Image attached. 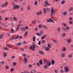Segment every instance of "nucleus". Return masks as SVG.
Wrapping results in <instances>:
<instances>
[{"label":"nucleus","instance_id":"f257e3e1","mask_svg":"<svg viewBox=\"0 0 73 73\" xmlns=\"http://www.w3.org/2000/svg\"><path fill=\"white\" fill-rule=\"evenodd\" d=\"M36 48V45L34 44H33L32 46H31L29 48V49L30 50H32L33 51H35V48Z\"/></svg>","mask_w":73,"mask_h":73},{"label":"nucleus","instance_id":"f03ea898","mask_svg":"<svg viewBox=\"0 0 73 73\" xmlns=\"http://www.w3.org/2000/svg\"><path fill=\"white\" fill-rule=\"evenodd\" d=\"M55 10H53V7H52L51 9V13L50 14V16H53V14H55Z\"/></svg>","mask_w":73,"mask_h":73},{"label":"nucleus","instance_id":"7ed1b4c3","mask_svg":"<svg viewBox=\"0 0 73 73\" xmlns=\"http://www.w3.org/2000/svg\"><path fill=\"white\" fill-rule=\"evenodd\" d=\"M19 5L15 4V6L13 7V8L14 9H19Z\"/></svg>","mask_w":73,"mask_h":73},{"label":"nucleus","instance_id":"20e7f679","mask_svg":"<svg viewBox=\"0 0 73 73\" xmlns=\"http://www.w3.org/2000/svg\"><path fill=\"white\" fill-rule=\"evenodd\" d=\"M23 58V61L26 64L27 62V58L24 57Z\"/></svg>","mask_w":73,"mask_h":73},{"label":"nucleus","instance_id":"39448f33","mask_svg":"<svg viewBox=\"0 0 73 73\" xmlns=\"http://www.w3.org/2000/svg\"><path fill=\"white\" fill-rule=\"evenodd\" d=\"M65 70L64 71L65 72H68V70H69V68H68L67 67H65Z\"/></svg>","mask_w":73,"mask_h":73},{"label":"nucleus","instance_id":"423d86ee","mask_svg":"<svg viewBox=\"0 0 73 73\" xmlns=\"http://www.w3.org/2000/svg\"><path fill=\"white\" fill-rule=\"evenodd\" d=\"M47 37L46 35H44L43 36H42L41 37V39L44 40L45 38H46Z\"/></svg>","mask_w":73,"mask_h":73},{"label":"nucleus","instance_id":"0eeeda50","mask_svg":"<svg viewBox=\"0 0 73 73\" xmlns=\"http://www.w3.org/2000/svg\"><path fill=\"white\" fill-rule=\"evenodd\" d=\"M41 13H42V12L41 11H39L36 13V14L37 16H38V15H41Z\"/></svg>","mask_w":73,"mask_h":73},{"label":"nucleus","instance_id":"6e6552de","mask_svg":"<svg viewBox=\"0 0 73 73\" xmlns=\"http://www.w3.org/2000/svg\"><path fill=\"white\" fill-rule=\"evenodd\" d=\"M21 45V42H19V43H17L16 44V46H20Z\"/></svg>","mask_w":73,"mask_h":73},{"label":"nucleus","instance_id":"1a4fd4ad","mask_svg":"<svg viewBox=\"0 0 73 73\" xmlns=\"http://www.w3.org/2000/svg\"><path fill=\"white\" fill-rule=\"evenodd\" d=\"M39 63L40 65H42V62L41 60H39Z\"/></svg>","mask_w":73,"mask_h":73},{"label":"nucleus","instance_id":"9d476101","mask_svg":"<svg viewBox=\"0 0 73 73\" xmlns=\"http://www.w3.org/2000/svg\"><path fill=\"white\" fill-rule=\"evenodd\" d=\"M11 32H10V33H14V32H15V31L13 29H11Z\"/></svg>","mask_w":73,"mask_h":73},{"label":"nucleus","instance_id":"9b49d317","mask_svg":"<svg viewBox=\"0 0 73 73\" xmlns=\"http://www.w3.org/2000/svg\"><path fill=\"white\" fill-rule=\"evenodd\" d=\"M46 10L48 12H49L50 11V8H46Z\"/></svg>","mask_w":73,"mask_h":73},{"label":"nucleus","instance_id":"f8f14e48","mask_svg":"<svg viewBox=\"0 0 73 73\" xmlns=\"http://www.w3.org/2000/svg\"><path fill=\"white\" fill-rule=\"evenodd\" d=\"M39 52L40 54H45V53L44 52L42 51H40Z\"/></svg>","mask_w":73,"mask_h":73},{"label":"nucleus","instance_id":"ddd939ff","mask_svg":"<svg viewBox=\"0 0 73 73\" xmlns=\"http://www.w3.org/2000/svg\"><path fill=\"white\" fill-rule=\"evenodd\" d=\"M13 39H15V36H13L11 37L10 38V41H12V40H13Z\"/></svg>","mask_w":73,"mask_h":73},{"label":"nucleus","instance_id":"4468645a","mask_svg":"<svg viewBox=\"0 0 73 73\" xmlns=\"http://www.w3.org/2000/svg\"><path fill=\"white\" fill-rule=\"evenodd\" d=\"M21 30L22 31H26V30H25V28L22 27L21 28Z\"/></svg>","mask_w":73,"mask_h":73},{"label":"nucleus","instance_id":"2eb2a0df","mask_svg":"<svg viewBox=\"0 0 73 73\" xmlns=\"http://www.w3.org/2000/svg\"><path fill=\"white\" fill-rule=\"evenodd\" d=\"M71 39H68L67 40L68 43V44H70V43L71 42Z\"/></svg>","mask_w":73,"mask_h":73},{"label":"nucleus","instance_id":"dca6fc26","mask_svg":"<svg viewBox=\"0 0 73 73\" xmlns=\"http://www.w3.org/2000/svg\"><path fill=\"white\" fill-rule=\"evenodd\" d=\"M19 37V35H18L17 36H15H15H14V40H16V39H18Z\"/></svg>","mask_w":73,"mask_h":73},{"label":"nucleus","instance_id":"f3484780","mask_svg":"<svg viewBox=\"0 0 73 73\" xmlns=\"http://www.w3.org/2000/svg\"><path fill=\"white\" fill-rule=\"evenodd\" d=\"M51 64L52 65H53V64H54V63H55V62L54 61V60H52L51 61Z\"/></svg>","mask_w":73,"mask_h":73},{"label":"nucleus","instance_id":"a211bd4d","mask_svg":"<svg viewBox=\"0 0 73 73\" xmlns=\"http://www.w3.org/2000/svg\"><path fill=\"white\" fill-rule=\"evenodd\" d=\"M47 65L48 66H50L51 65V62H48L47 63Z\"/></svg>","mask_w":73,"mask_h":73},{"label":"nucleus","instance_id":"6ab92c4d","mask_svg":"<svg viewBox=\"0 0 73 73\" xmlns=\"http://www.w3.org/2000/svg\"><path fill=\"white\" fill-rule=\"evenodd\" d=\"M7 56V53H3V57H6Z\"/></svg>","mask_w":73,"mask_h":73},{"label":"nucleus","instance_id":"aec40b11","mask_svg":"<svg viewBox=\"0 0 73 73\" xmlns=\"http://www.w3.org/2000/svg\"><path fill=\"white\" fill-rule=\"evenodd\" d=\"M39 28H42V25H39L38 26Z\"/></svg>","mask_w":73,"mask_h":73},{"label":"nucleus","instance_id":"412c9836","mask_svg":"<svg viewBox=\"0 0 73 73\" xmlns=\"http://www.w3.org/2000/svg\"><path fill=\"white\" fill-rule=\"evenodd\" d=\"M28 31H26L25 32V34L24 35L25 37H26V36H27V35H28Z\"/></svg>","mask_w":73,"mask_h":73},{"label":"nucleus","instance_id":"4be33fe9","mask_svg":"<svg viewBox=\"0 0 73 73\" xmlns=\"http://www.w3.org/2000/svg\"><path fill=\"white\" fill-rule=\"evenodd\" d=\"M3 34L2 33V34H1V35H0V39H1V38H3Z\"/></svg>","mask_w":73,"mask_h":73},{"label":"nucleus","instance_id":"5701e85b","mask_svg":"<svg viewBox=\"0 0 73 73\" xmlns=\"http://www.w3.org/2000/svg\"><path fill=\"white\" fill-rule=\"evenodd\" d=\"M36 37L35 36H34V37L33 38V42H35V40L36 39Z\"/></svg>","mask_w":73,"mask_h":73},{"label":"nucleus","instance_id":"b1692460","mask_svg":"<svg viewBox=\"0 0 73 73\" xmlns=\"http://www.w3.org/2000/svg\"><path fill=\"white\" fill-rule=\"evenodd\" d=\"M45 50H46L47 51L49 50V48L48 47H46L45 48Z\"/></svg>","mask_w":73,"mask_h":73},{"label":"nucleus","instance_id":"393cba45","mask_svg":"<svg viewBox=\"0 0 73 73\" xmlns=\"http://www.w3.org/2000/svg\"><path fill=\"white\" fill-rule=\"evenodd\" d=\"M43 10H44V14H46V11L45 10V9L44 8L43 9Z\"/></svg>","mask_w":73,"mask_h":73},{"label":"nucleus","instance_id":"a878e982","mask_svg":"<svg viewBox=\"0 0 73 73\" xmlns=\"http://www.w3.org/2000/svg\"><path fill=\"white\" fill-rule=\"evenodd\" d=\"M36 36H41V35L39 33H37L36 34Z\"/></svg>","mask_w":73,"mask_h":73},{"label":"nucleus","instance_id":"bb28decb","mask_svg":"<svg viewBox=\"0 0 73 73\" xmlns=\"http://www.w3.org/2000/svg\"><path fill=\"white\" fill-rule=\"evenodd\" d=\"M67 15V12L66 11H64L63 13V15Z\"/></svg>","mask_w":73,"mask_h":73},{"label":"nucleus","instance_id":"cd10ccee","mask_svg":"<svg viewBox=\"0 0 73 73\" xmlns=\"http://www.w3.org/2000/svg\"><path fill=\"white\" fill-rule=\"evenodd\" d=\"M9 17H6L5 18V21H6L7 20H9Z\"/></svg>","mask_w":73,"mask_h":73},{"label":"nucleus","instance_id":"c85d7f7f","mask_svg":"<svg viewBox=\"0 0 73 73\" xmlns=\"http://www.w3.org/2000/svg\"><path fill=\"white\" fill-rule=\"evenodd\" d=\"M40 36H42V35H43V31H41L40 32Z\"/></svg>","mask_w":73,"mask_h":73},{"label":"nucleus","instance_id":"c756f323","mask_svg":"<svg viewBox=\"0 0 73 73\" xmlns=\"http://www.w3.org/2000/svg\"><path fill=\"white\" fill-rule=\"evenodd\" d=\"M3 50H4V49H5V50H8V48L6 47H3Z\"/></svg>","mask_w":73,"mask_h":73},{"label":"nucleus","instance_id":"7c9ffc66","mask_svg":"<svg viewBox=\"0 0 73 73\" xmlns=\"http://www.w3.org/2000/svg\"><path fill=\"white\" fill-rule=\"evenodd\" d=\"M65 1L64 0H63L62 1L61 4L62 5V4H65Z\"/></svg>","mask_w":73,"mask_h":73},{"label":"nucleus","instance_id":"2f4dec72","mask_svg":"<svg viewBox=\"0 0 73 73\" xmlns=\"http://www.w3.org/2000/svg\"><path fill=\"white\" fill-rule=\"evenodd\" d=\"M49 62V61L47 60L46 61H44V64H47V63H48Z\"/></svg>","mask_w":73,"mask_h":73},{"label":"nucleus","instance_id":"473e14b6","mask_svg":"<svg viewBox=\"0 0 73 73\" xmlns=\"http://www.w3.org/2000/svg\"><path fill=\"white\" fill-rule=\"evenodd\" d=\"M66 35V34H65V33H63L61 35L63 37H65V36Z\"/></svg>","mask_w":73,"mask_h":73},{"label":"nucleus","instance_id":"72a5a7b5","mask_svg":"<svg viewBox=\"0 0 73 73\" xmlns=\"http://www.w3.org/2000/svg\"><path fill=\"white\" fill-rule=\"evenodd\" d=\"M63 51H66V48H65V47H63Z\"/></svg>","mask_w":73,"mask_h":73},{"label":"nucleus","instance_id":"f704fd0d","mask_svg":"<svg viewBox=\"0 0 73 73\" xmlns=\"http://www.w3.org/2000/svg\"><path fill=\"white\" fill-rule=\"evenodd\" d=\"M13 19L15 21H17V19H16V17H13Z\"/></svg>","mask_w":73,"mask_h":73},{"label":"nucleus","instance_id":"c9c22d12","mask_svg":"<svg viewBox=\"0 0 73 73\" xmlns=\"http://www.w3.org/2000/svg\"><path fill=\"white\" fill-rule=\"evenodd\" d=\"M22 25V24H19L17 26V27H18V28H19L20 26H21Z\"/></svg>","mask_w":73,"mask_h":73},{"label":"nucleus","instance_id":"e433bc0d","mask_svg":"<svg viewBox=\"0 0 73 73\" xmlns=\"http://www.w3.org/2000/svg\"><path fill=\"white\" fill-rule=\"evenodd\" d=\"M73 9V7H70V9L69 10V11H72Z\"/></svg>","mask_w":73,"mask_h":73},{"label":"nucleus","instance_id":"4c0bfd02","mask_svg":"<svg viewBox=\"0 0 73 73\" xmlns=\"http://www.w3.org/2000/svg\"><path fill=\"white\" fill-rule=\"evenodd\" d=\"M69 28H70V27H69L67 26L66 27V30H69Z\"/></svg>","mask_w":73,"mask_h":73},{"label":"nucleus","instance_id":"58836bf2","mask_svg":"<svg viewBox=\"0 0 73 73\" xmlns=\"http://www.w3.org/2000/svg\"><path fill=\"white\" fill-rule=\"evenodd\" d=\"M34 4L35 5H37V1H35Z\"/></svg>","mask_w":73,"mask_h":73},{"label":"nucleus","instance_id":"ea45409f","mask_svg":"<svg viewBox=\"0 0 73 73\" xmlns=\"http://www.w3.org/2000/svg\"><path fill=\"white\" fill-rule=\"evenodd\" d=\"M47 66H48V65H47V64H46V65H44V67L45 69H46V68H47Z\"/></svg>","mask_w":73,"mask_h":73},{"label":"nucleus","instance_id":"a19ab883","mask_svg":"<svg viewBox=\"0 0 73 73\" xmlns=\"http://www.w3.org/2000/svg\"><path fill=\"white\" fill-rule=\"evenodd\" d=\"M68 57L69 58H72V55L71 54H70L68 55Z\"/></svg>","mask_w":73,"mask_h":73},{"label":"nucleus","instance_id":"79ce46f5","mask_svg":"<svg viewBox=\"0 0 73 73\" xmlns=\"http://www.w3.org/2000/svg\"><path fill=\"white\" fill-rule=\"evenodd\" d=\"M6 69H9V66L8 65H6L5 66Z\"/></svg>","mask_w":73,"mask_h":73},{"label":"nucleus","instance_id":"37998d69","mask_svg":"<svg viewBox=\"0 0 73 73\" xmlns=\"http://www.w3.org/2000/svg\"><path fill=\"white\" fill-rule=\"evenodd\" d=\"M62 25H63V26H64V27H66V26H67V25H66V24L64 23H63V24H62Z\"/></svg>","mask_w":73,"mask_h":73},{"label":"nucleus","instance_id":"c03bdc74","mask_svg":"<svg viewBox=\"0 0 73 73\" xmlns=\"http://www.w3.org/2000/svg\"><path fill=\"white\" fill-rule=\"evenodd\" d=\"M13 65H14L15 66H16V65H17L16 62H13Z\"/></svg>","mask_w":73,"mask_h":73},{"label":"nucleus","instance_id":"a18cd8bd","mask_svg":"<svg viewBox=\"0 0 73 73\" xmlns=\"http://www.w3.org/2000/svg\"><path fill=\"white\" fill-rule=\"evenodd\" d=\"M53 41L54 42H55V43H56V44H57V41L56 40H53Z\"/></svg>","mask_w":73,"mask_h":73},{"label":"nucleus","instance_id":"49530a36","mask_svg":"<svg viewBox=\"0 0 73 73\" xmlns=\"http://www.w3.org/2000/svg\"><path fill=\"white\" fill-rule=\"evenodd\" d=\"M38 44L39 45H41V41H40L38 42Z\"/></svg>","mask_w":73,"mask_h":73},{"label":"nucleus","instance_id":"de8ad7c7","mask_svg":"<svg viewBox=\"0 0 73 73\" xmlns=\"http://www.w3.org/2000/svg\"><path fill=\"white\" fill-rule=\"evenodd\" d=\"M48 46L49 48H51V46H50V44H48Z\"/></svg>","mask_w":73,"mask_h":73},{"label":"nucleus","instance_id":"09e8293b","mask_svg":"<svg viewBox=\"0 0 73 73\" xmlns=\"http://www.w3.org/2000/svg\"><path fill=\"white\" fill-rule=\"evenodd\" d=\"M69 20L70 21H72V17H70L69 18Z\"/></svg>","mask_w":73,"mask_h":73},{"label":"nucleus","instance_id":"8fccbe9b","mask_svg":"<svg viewBox=\"0 0 73 73\" xmlns=\"http://www.w3.org/2000/svg\"><path fill=\"white\" fill-rule=\"evenodd\" d=\"M24 57H25V56H27V54H23L22 55Z\"/></svg>","mask_w":73,"mask_h":73},{"label":"nucleus","instance_id":"3c124183","mask_svg":"<svg viewBox=\"0 0 73 73\" xmlns=\"http://www.w3.org/2000/svg\"><path fill=\"white\" fill-rule=\"evenodd\" d=\"M13 70H14V68H11V72H13Z\"/></svg>","mask_w":73,"mask_h":73},{"label":"nucleus","instance_id":"603ef678","mask_svg":"<svg viewBox=\"0 0 73 73\" xmlns=\"http://www.w3.org/2000/svg\"><path fill=\"white\" fill-rule=\"evenodd\" d=\"M62 57H64L65 56V54L64 53H63L62 54Z\"/></svg>","mask_w":73,"mask_h":73},{"label":"nucleus","instance_id":"864d4df0","mask_svg":"<svg viewBox=\"0 0 73 73\" xmlns=\"http://www.w3.org/2000/svg\"><path fill=\"white\" fill-rule=\"evenodd\" d=\"M62 29L64 30V31H66V29H65V27H62Z\"/></svg>","mask_w":73,"mask_h":73},{"label":"nucleus","instance_id":"5fc2aeb1","mask_svg":"<svg viewBox=\"0 0 73 73\" xmlns=\"http://www.w3.org/2000/svg\"><path fill=\"white\" fill-rule=\"evenodd\" d=\"M5 11L3 10V11H1V13H5Z\"/></svg>","mask_w":73,"mask_h":73},{"label":"nucleus","instance_id":"6e6d98bb","mask_svg":"<svg viewBox=\"0 0 73 73\" xmlns=\"http://www.w3.org/2000/svg\"><path fill=\"white\" fill-rule=\"evenodd\" d=\"M54 72L56 73H57V72H58V71H57V70H54Z\"/></svg>","mask_w":73,"mask_h":73},{"label":"nucleus","instance_id":"4d7b16f0","mask_svg":"<svg viewBox=\"0 0 73 73\" xmlns=\"http://www.w3.org/2000/svg\"><path fill=\"white\" fill-rule=\"evenodd\" d=\"M23 23V21L22 20H21L19 22V24H21V23Z\"/></svg>","mask_w":73,"mask_h":73},{"label":"nucleus","instance_id":"13d9d810","mask_svg":"<svg viewBox=\"0 0 73 73\" xmlns=\"http://www.w3.org/2000/svg\"><path fill=\"white\" fill-rule=\"evenodd\" d=\"M20 50H21V51H24V48H21L20 49Z\"/></svg>","mask_w":73,"mask_h":73},{"label":"nucleus","instance_id":"bf43d9fd","mask_svg":"<svg viewBox=\"0 0 73 73\" xmlns=\"http://www.w3.org/2000/svg\"><path fill=\"white\" fill-rule=\"evenodd\" d=\"M57 29L59 32H60V28L59 27H58Z\"/></svg>","mask_w":73,"mask_h":73},{"label":"nucleus","instance_id":"052dcab7","mask_svg":"<svg viewBox=\"0 0 73 73\" xmlns=\"http://www.w3.org/2000/svg\"><path fill=\"white\" fill-rule=\"evenodd\" d=\"M36 23V22L35 21H33L32 22V24H33L34 23Z\"/></svg>","mask_w":73,"mask_h":73},{"label":"nucleus","instance_id":"680f3d73","mask_svg":"<svg viewBox=\"0 0 73 73\" xmlns=\"http://www.w3.org/2000/svg\"><path fill=\"white\" fill-rule=\"evenodd\" d=\"M8 46V47H9L10 48H12V46L11 45H9Z\"/></svg>","mask_w":73,"mask_h":73},{"label":"nucleus","instance_id":"e2e57ef3","mask_svg":"<svg viewBox=\"0 0 73 73\" xmlns=\"http://www.w3.org/2000/svg\"><path fill=\"white\" fill-rule=\"evenodd\" d=\"M46 47V46H42V48H43V49H45Z\"/></svg>","mask_w":73,"mask_h":73},{"label":"nucleus","instance_id":"0e129e2a","mask_svg":"<svg viewBox=\"0 0 73 73\" xmlns=\"http://www.w3.org/2000/svg\"><path fill=\"white\" fill-rule=\"evenodd\" d=\"M37 66H40V64H39L38 62L37 63Z\"/></svg>","mask_w":73,"mask_h":73},{"label":"nucleus","instance_id":"69168bd1","mask_svg":"<svg viewBox=\"0 0 73 73\" xmlns=\"http://www.w3.org/2000/svg\"><path fill=\"white\" fill-rule=\"evenodd\" d=\"M48 1H45V4H48Z\"/></svg>","mask_w":73,"mask_h":73},{"label":"nucleus","instance_id":"338daca9","mask_svg":"<svg viewBox=\"0 0 73 73\" xmlns=\"http://www.w3.org/2000/svg\"><path fill=\"white\" fill-rule=\"evenodd\" d=\"M47 22H49V23H50L51 22V21H50V20L48 19L47 20Z\"/></svg>","mask_w":73,"mask_h":73},{"label":"nucleus","instance_id":"774afa93","mask_svg":"<svg viewBox=\"0 0 73 73\" xmlns=\"http://www.w3.org/2000/svg\"><path fill=\"white\" fill-rule=\"evenodd\" d=\"M27 42H26V41H25L23 42V44H25Z\"/></svg>","mask_w":73,"mask_h":73}]
</instances>
